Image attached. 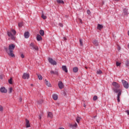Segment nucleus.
<instances>
[{"label": "nucleus", "mask_w": 129, "mask_h": 129, "mask_svg": "<svg viewBox=\"0 0 129 129\" xmlns=\"http://www.w3.org/2000/svg\"><path fill=\"white\" fill-rule=\"evenodd\" d=\"M0 91L2 93H7L8 90H7L5 87H2L0 88Z\"/></svg>", "instance_id": "obj_9"}, {"label": "nucleus", "mask_w": 129, "mask_h": 129, "mask_svg": "<svg viewBox=\"0 0 129 129\" xmlns=\"http://www.w3.org/2000/svg\"><path fill=\"white\" fill-rule=\"evenodd\" d=\"M112 85L113 86H114V88H115L116 89H118V88H119V87H120V85L119 84H118V83H117L116 82H113L112 83Z\"/></svg>", "instance_id": "obj_6"}, {"label": "nucleus", "mask_w": 129, "mask_h": 129, "mask_svg": "<svg viewBox=\"0 0 129 129\" xmlns=\"http://www.w3.org/2000/svg\"><path fill=\"white\" fill-rule=\"evenodd\" d=\"M37 75L39 80H42L43 79V77L41 75L37 74Z\"/></svg>", "instance_id": "obj_27"}, {"label": "nucleus", "mask_w": 129, "mask_h": 129, "mask_svg": "<svg viewBox=\"0 0 129 129\" xmlns=\"http://www.w3.org/2000/svg\"><path fill=\"white\" fill-rule=\"evenodd\" d=\"M93 44L95 45V46H98V45H99V43L97 40H94L93 41Z\"/></svg>", "instance_id": "obj_16"}, {"label": "nucleus", "mask_w": 129, "mask_h": 129, "mask_svg": "<svg viewBox=\"0 0 129 129\" xmlns=\"http://www.w3.org/2000/svg\"><path fill=\"white\" fill-rule=\"evenodd\" d=\"M86 106V105H84V107H85Z\"/></svg>", "instance_id": "obj_57"}, {"label": "nucleus", "mask_w": 129, "mask_h": 129, "mask_svg": "<svg viewBox=\"0 0 129 129\" xmlns=\"http://www.w3.org/2000/svg\"><path fill=\"white\" fill-rule=\"evenodd\" d=\"M115 1V2H118V1H120V0H114Z\"/></svg>", "instance_id": "obj_50"}, {"label": "nucleus", "mask_w": 129, "mask_h": 129, "mask_svg": "<svg viewBox=\"0 0 129 129\" xmlns=\"http://www.w3.org/2000/svg\"><path fill=\"white\" fill-rule=\"evenodd\" d=\"M80 46H83V42L82 41V39H80Z\"/></svg>", "instance_id": "obj_31"}, {"label": "nucleus", "mask_w": 129, "mask_h": 129, "mask_svg": "<svg viewBox=\"0 0 129 129\" xmlns=\"http://www.w3.org/2000/svg\"><path fill=\"white\" fill-rule=\"evenodd\" d=\"M93 100L95 101V100H97V96H94L93 98Z\"/></svg>", "instance_id": "obj_33"}, {"label": "nucleus", "mask_w": 129, "mask_h": 129, "mask_svg": "<svg viewBox=\"0 0 129 129\" xmlns=\"http://www.w3.org/2000/svg\"><path fill=\"white\" fill-rule=\"evenodd\" d=\"M125 112L127 113V114L128 115H129V110H126L125 111Z\"/></svg>", "instance_id": "obj_44"}, {"label": "nucleus", "mask_w": 129, "mask_h": 129, "mask_svg": "<svg viewBox=\"0 0 129 129\" xmlns=\"http://www.w3.org/2000/svg\"><path fill=\"white\" fill-rule=\"evenodd\" d=\"M61 68L63 71H64L66 73H67V72H68V69H67V67H66V66H62Z\"/></svg>", "instance_id": "obj_13"}, {"label": "nucleus", "mask_w": 129, "mask_h": 129, "mask_svg": "<svg viewBox=\"0 0 129 129\" xmlns=\"http://www.w3.org/2000/svg\"><path fill=\"white\" fill-rule=\"evenodd\" d=\"M24 37L26 39H28L30 37V33L29 32H25L24 33Z\"/></svg>", "instance_id": "obj_12"}, {"label": "nucleus", "mask_w": 129, "mask_h": 129, "mask_svg": "<svg viewBox=\"0 0 129 129\" xmlns=\"http://www.w3.org/2000/svg\"><path fill=\"white\" fill-rule=\"evenodd\" d=\"M125 66H126V67H128V66H129L128 61H126Z\"/></svg>", "instance_id": "obj_35"}, {"label": "nucleus", "mask_w": 129, "mask_h": 129, "mask_svg": "<svg viewBox=\"0 0 129 129\" xmlns=\"http://www.w3.org/2000/svg\"><path fill=\"white\" fill-rule=\"evenodd\" d=\"M97 29L100 31L102 29H103V26L102 25L98 24L97 25Z\"/></svg>", "instance_id": "obj_14"}, {"label": "nucleus", "mask_w": 129, "mask_h": 129, "mask_svg": "<svg viewBox=\"0 0 129 129\" xmlns=\"http://www.w3.org/2000/svg\"><path fill=\"white\" fill-rule=\"evenodd\" d=\"M120 64H121V63H120L118 61L116 62V65L117 67L120 66Z\"/></svg>", "instance_id": "obj_32"}, {"label": "nucleus", "mask_w": 129, "mask_h": 129, "mask_svg": "<svg viewBox=\"0 0 129 129\" xmlns=\"http://www.w3.org/2000/svg\"><path fill=\"white\" fill-rule=\"evenodd\" d=\"M4 49L6 51L7 53H8V54H9V53H10V47H9V48H8L7 47H4Z\"/></svg>", "instance_id": "obj_26"}, {"label": "nucleus", "mask_w": 129, "mask_h": 129, "mask_svg": "<svg viewBox=\"0 0 129 129\" xmlns=\"http://www.w3.org/2000/svg\"><path fill=\"white\" fill-rule=\"evenodd\" d=\"M48 61L50 64H52V65H57V62L56 61L54 60L52 58H48Z\"/></svg>", "instance_id": "obj_7"}, {"label": "nucleus", "mask_w": 129, "mask_h": 129, "mask_svg": "<svg viewBox=\"0 0 129 129\" xmlns=\"http://www.w3.org/2000/svg\"><path fill=\"white\" fill-rule=\"evenodd\" d=\"M13 91V88L11 87L9 88V93H12Z\"/></svg>", "instance_id": "obj_34"}, {"label": "nucleus", "mask_w": 129, "mask_h": 129, "mask_svg": "<svg viewBox=\"0 0 129 129\" xmlns=\"http://www.w3.org/2000/svg\"><path fill=\"white\" fill-rule=\"evenodd\" d=\"M45 82L47 86H48V87H51V84L50 83V82H48L47 80H45Z\"/></svg>", "instance_id": "obj_21"}, {"label": "nucleus", "mask_w": 129, "mask_h": 129, "mask_svg": "<svg viewBox=\"0 0 129 129\" xmlns=\"http://www.w3.org/2000/svg\"><path fill=\"white\" fill-rule=\"evenodd\" d=\"M42 118V117L41 116V115L39 116V119H41Z\"/></svg>", "instance_id": "obj_49"}, {"label": "nucleus", "mask_w": 129, "mask_h": 129, "mask_svg": "<svg viewBox=\"0 0 129 129\" xmlns=\"http://www.w3.org/2000/svg\"><path fill=\"white\" fill-rule=\"evenodd\" d=\"M37 102L38 104H41V103H43V101L42 100L38 101Z\"/></svg>", "instance_id": "obj_37"}, {"label": "nucleus", "mask_w": 129, "mask_h": 129, "mask_svg": "<svg viewBox=\"0 0 129 129\" xmlns=\"http://www.w3.org/2000/svg\"><path fill=\"white\" fill-rule=\"evenodd\" d=\"M23 79H29L30 78V74L24 73L22 76Z\"/></svg>", "instance_id": "obj_8"}, {"label": "nucleus", "mask_w": 129, "mask_h": 129, "mask_svg": "<svg viewBox=\"0 0 129 129\" xmlns=\"http://www.w3.org/2000/svg\"><path fill=\"white\" fill-rule=\"evenodd\" d=\"M102 73V71H101V70H98L97 71V74H98L99 75H100V74H101Z\"/></svg>", "instance_id": "obj_30"}, {"label": "nucleus", "mask_w": 129, "mask_h": 129, "mask_svg": "<svg viewBox=\"0 0 129 129\" xmlns=\"http://www.w3.org/2000/svg\"><path fill=\"white\" fill-rule=\"evenodd\" d=\"M15 48H16L15 44H11L9 45V53H8V55L11 56V57H15V54H14Z\"/></svg>", "instance_id": "obj_2"}, {"label": "nucleus", "mask_w": 129, "mask_h": 129, "mask_svg": "<svg viewBox=\"0 0 129 129\" xmlns=\"http://www.w3.org/2000/svg\"><path fill=\"white\" fill-rule=\"evenodd\" d=\"M56 2L59 5H64V1H63V0H56Z\"/></svg>", "instance_id": "obj_22"}, {"label": "nucleus", "mask_w": 129, "mask_h": 129, "mask_svg": "<svg viewBox=\"0 0 129 129\" xmlns=\"http://www.w3.org/2000/svg\"><path fill=\"white\" fill-rule=\"evenodd\" d=\"M52 98L54 100H57L58 99V96L56 94H54L52 95Z\"/></svg>", "instance_id": "obj_23"}, {"label": "nucleus", "mask_w": 129, "mask_h": 129, "mask_svg": "<svg viewBox=\"0 0 129 129\" xmlns=\"http://www.w3.org/2000/svg\"><path fill=\"white\" fill-rule=\"evenodd\" d=\"M85 68H86V69H87V67H85Z\"/></svg>", "instance_id": "obj_56"}, {"label": "nucleus", "mask_w": 129, "mask_h": 129, "mask_svg": "<svg viewBox=\"0 0 129 129\" xmlns=\"http://www.w3.org/2000/svg\"><path fill=\"white\" fill-rule=\"evenodd\" d=\"M31 86H34V85H33V84H31Z\"/></svg>", "instance_id": "obj_54"}, {"label": "nucleus", "mask_w": 129, "mask_h": 129, "mask_svg": "<svg viewBox=\"0 0 129 129\" xmlns=\"http://www.w3.org/2000/svg\"><path fill=\"white\" fill-rule=\"evenodd\" d=\"M73 70L74 73H77V72H78V68L77 67H75L73 68Z\"/></svg>", "instance_id": "obj_20"}, {"label": "nucleus", "mask_w": 129, "mask_h": 129, "mask_svg": "<svg viewBox=\"0 0 129 129\" xmlns=\"http://www.w3.org/2000/svg\"><path fill=\"white\" fill-rule=\"evenodd\" d=\"M22 98L20 97L19 98V101L21 102H22Z\"/></svg>", "instance_id": "obj_46"}, {"label": "nucleus", "mask_w": 129, "mask_h": 129, "mask_svg": "<svg viewBox=\"0 0 129 129\" xmlns=\"http://www.w3.org/2000/svg\"><path fill=\"white\" fill-rule=\"evenodd\" d=\"M23 22H20L18 23V26L19 27V28H22V27H23Z\"/></svg>", "instance_id": "obj_28"}, {"label": "nucleus", "mask_w": 129, "mask_h": 129, "mask_svg": "<svg viewBox=\"0 0 129 129\" xmlns=\"http://www.w3.org/2000/svg\"><path fill=\"white\" fill-rule=\"evenodd\" d=\"M127 47H128V49H129V43L128 44Z\"/></svg>", "instance_id": "obj_52"}, {"label": "nucleus", "mask_w": 129, "mask_h": 129, "mask_svg": "<svg viewBox=\"0 0 129 129\" xmlns=\"http://www.w3.org/2000/svg\"><path fill=\"white\" fill-rule=\"evenodd\" d=\"M73 126H74L75 127H76V126H77V123H75V124H74V125H73Z\"/></svg>", "instance_id": "obj_45"}, {"label": "nucleus", "mask_w": 129, "mask_h": 129, "mask_svg": "<svg viewBox=\"0 0 129 129\" xmlns=\"http://www.w3.org/2000/svg\"><path fill=\"white\" fill-rule=\"evenodd\" d=\"M60 26L63 27V24H60Z\"/></svg>", "instance_id": "obj_48"}, {"label": "nucleus", "mask_w": 129, "mask_h": 129, "mask_svg": "<svg viewBox=\"0 0 129 129\" xmlns=\"http://www.w3.org/2000/svg\"><path fill=\"white\" fill-rule=\"evenodd\" d=\"M128 35L129 36V30L128 31Z\"/></svg>", "instance_id": "obj_53"}, {"label": "nucleus", "mask_w": 129, "mask_h": 129, "mask_svg": "<svg viewBox=\"0 0 129 129\" xmlns=\"http://www.w3.org/2000/svg\"><path fill=\"white\" fill-rule=\"evenodd\" d=\"M41 18H42L43 20H46V19H47V16L44 15V14H42L41 16Z\"/></svg>", "instance_id": "obj_29"}, {"label": "nucleus", "mask_w": 129, "mask_h": 129, "mask_svg": "<svg viewBox=\"0 0 129 129\" xmlns=\"http://www.w3.org/2000/svg\"><path fill=\"white\" fill-rule=\"evenodd\" d=\"M58 129H64V128H63V127H60V128H58Z\"/></svg>", "instance_id": "obj_51"}, {"label": "nucleus", "mask_w": 129, "mask_h": 129, "mask_svg": "<svg viewBox=\"0 0 129 129\" xmlns=\"http://www.w3.org/2000/svg\"><path fill=\"white\" fill-rule=\"evenodd\" d=\"M50 74H53L54 75H58V74H59V73H58V72L57 71H50Z\"/></svg>", "instance_id": "obj_19"}, {"label": "nucleus", "mask_w": 129, "mask_h": 129, "mask_svg": "<svg viewBox=\"0 0 129 129\" xmlns=\"http://www.w3.org/2000/svg\"><path fill=\"white\" fill-rule=\"evenodd\" d=\"M21 57L22 59H24V58H25V55L23 54H21Z\"/></svg>", "instance_id": "obj_41"}, {"label": "nucleus", "mask_w": 129, "mask_h": 129, "mask_svg": "<svg viewBox=\"0 0 129 129\" xmlns=\"http://www.w3.org/2000/svg\"><path fill=\"white\" fill-rule=\"evenodd\" d=\"M82 118H81V117H79V116H78L76 119V120L77 121V122H78V123H79L80 120H81Z\"/></svg>", "instance_id": "obj_24"}, {"label": "nucleus", "mask_w": 129, "mask_h": 129, "mask_svg": "<svg viewBox=\"0 0 129 129\" xmlns=\"http://www.w3.org/2000/svg\"><path fill=\"white\" fill-rule=\"evenodd\" d=\"M3 110H4V108L3 106H0V111H3Z\"/></svg>", "instance_id": "obj_38"}, {"label": "nucleus", "mask_w": 129, "mask_h": 129, "mask_svg": "<svg viewBox=\"0 0 129 129\" xmlns=\"http://www.w3.org/2000/svg\"><path fill=\"white\" fill-rule=\"evenodd\" d=\"M16 34H17V31L14 29H12L11 31H7V35L8 37L11 38V40L15 41L16 40Z\"/></svg>", "instance_id": "obj_1"}, {"label": "nucleus", "mask_w": 129, "mask_h": 129, "mask_svg": "<svg viewBox=\"0 0 129 129\" xmlns=\"http://www.w3.org/2000/svg\"><path fill=\"white\" fill-rule=\"evenodd\" d=\"M47 117H49L50 118H53V113L51 112H48L47 113Z\"/></svg>", "instance_id": "obj_15"}, {"label": "nucleus", "mask_w": 129, "mask_h": 129, "mask_svg": "<svg viewBox=\"0 0 129 129\" xmlns=\"http://www.w3.org/2000/svg\"><path fill=\"white\" fill-rule=\"evenodd\" d=\"M37 40L38 41H40L42 40V36L40 35L39 34H37L36 36Z\"/></svg>", "instance_id": "obj_18"}, {"label": "nucleus", "mask_w": 129, "mask_h": 129, "mask_svg": "<svg viewBox=\"0 0 129 129\" xmlns=\"http://www.w3.org/2000/svg\"><path fill=\"white\" fill-rule=\"evenodd\" d=\"M87 13L88 15H90L91 14V12H90V10H88L87 11Z\"/></svg>", "instance_id": "obj_36"}, {"label": "nucleus", "mask_w": 129, "mask_h": 129, "mask_svg": "<svg viewBox=\"0 0 129 129\" xmlns=\"http://www.w3.org/2000/svg\"><path fill=\"white\" fill-rule=\"evenodd\" d=\"M122 83L123 84V86L125 88V89H128L129 85L127 82L124 80H122Z\"/></svg>", "instance_id": "obj_4"}, {"label": "nucleus", "mask_w": 129, "mask_h": 129, "mask_svg": "<svg viewBox=\"0 0 129 129\" xmlns=\"http://www.w3.org/2000/svg\"><path fill=\"white\" fill-rule=\"evenodd\" d=\"M0 79H3V76L2 75H0Z\"/></svg>", "instance_id": "obj_47"}, {"label": "nucleus", "mask_w": 129, "mask_h": 129, "mask_svg": "<svg viewBox=\"0 0 129 129\" xmlns=\"http://www.w3.org/2000/svg\"><path fill=\"white\" fill-rule=\"evenodd\" d=\"M120 97H117V100L118 102H120V100L119 99Z\"/></svg>", "instance_id": "obj_39"}, {"label": "nucleus", "mask_w": 129, "mask_h": 129, "mask_svg": "<svg viewBox=\"0 0 129 129\" xmlns=\"http://www.w3.org/2000/svg\"><path fill=\"white\" fill-rule=\"evenodd\" d=\"M95 117H96V116H94V118H95Z\"/></svg>", "instance_id": "obj_55"}, {"label": "nucleus", "mask_w": 129, "mask_h": 129, "mask_svg": "<svg viewBox=\"0 0 129 129\" xmlns=\"http://www.w3.org/2000/svg\"><path fill=\"white\" fill-rule=\"evenodd\" d=\"M79 21L81 24H82L83 22H82V20L81 19H80V18L79 19Z\"/></svg>", "instance_id": "obj_42"}, {"label": "nucleus", "mask_w": 129, "mask_h": 129, "mask_svg": "<svg viewBox=\"0 0 129 129\" xmlns=\"http://www.w3.org/2000/svg\"><path fill=\"white\" fill-rule=\"evenodd\" d=\"M9 83L10 84H12V79H10V80H9Z\"/></svg>", "instance_id": "obj_40"}, {"label": "nucleus", "mask_w": 129, "mask_h": 129, "mask_svg": "<svg viewBox=\"0 0 129 129\" xmlns=\"http://www.w3.org/2000/svg\"><path fill=\"white\" fill-rule=\"evenodd\" d=\"M63 41H67V38H66V37H64L62 39Z\"/></svg>", "instance_id": "obj_43"}, {"label": "nucleus", "mask_w": 129, "mask_h": 129, "mask_svg": "<svg viewBox=\"0 0 129 129\" xmlns=\"http://www.w3.org/2000/svg\"><path fill=\"white\" fill-rule=\"evenodd\" d=\"M30 46L31 47V50H35L36 51H38V50H39V47H38V46L34 45V43H33V42H31L30 44Z\"/></svg>", "instance_id": "obj_5"}, {"label": "nucleus", "mask_w": 129, "mask_h": 129, "mask_svg": "<svg viewBox=\"0 0 129 129\" xmlns=\"http://www.w3.org/2000/svg\"><path fill=\"white\" fill-rule=\"evenodd\" d=\"M39 34L41 36H44V35H45V32H44V30H40L39 31Z\"/></svg>", "instance_id": "obj_25"}, {"label": "nucleus", "mask_w": 129, "mask_h": 129, "mask_svg": "<svg viewBox=\"0 0 129 129\" xmlns=\"http://www.w3.org/2000/svg\"><path fill=\"white\" fill-rule=\"evenodd\" d=\"M26 127H30L31 124H30V121L28 119H26Z\"/></svg>", "instance_id": "obj_11"}, {"label": "nucleus", "mask_w": 129, "mask_h": 129, "mask_svg": "<svg viewBox=\"0 0 129 129\" xmlns=\"http://www.w3.org/2000/svg\"><path fill=\"white\" fill-rule=\"evenodd\" d=\"M58 86L59 89H63V88H64V84H63L62 81L58 82Z\"/></svg>", "instance_id": "obj_10"}, {"label": "nucleus", "mask_w": 129, "mask_h": 129, "mask_svg": "<svg viewBox=\"0 0 129 129\" xmlns=\"http://www.w3.org/2000/svg\"><path fill=\"white\" fill-rule=\"evenodd\" d=\"M123 12L125 16H127V15H128L127 9H126V8L123 9Z\"/></svg>", "instance_id": "obj_17"}, {"label": "nucleus", "mask_w": 129, "mask_h": 129, "mask_svg": "<svg viewBox=\"0 0 129 129\" xmlns=\"http://www.w3.org/2000/svg\"><path fill=\"white\" fill-rule=\"evenodd\" d=\"M113 90L115 93H118L117 97H120V95H121V90L119 89L113 88Z\"/></svg>", "instance_id": "obj_3"}]
</instances>
